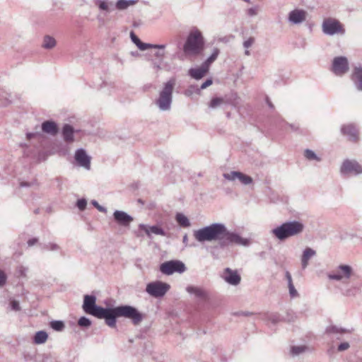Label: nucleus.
Here are the masks:
<instances>
[{
    "label": "nucleus",
    "mask_w": 362,
    "mask_h": 362,
    "mask_svg": "<svg viewBox=\"0 0 362 362\" xmlns=\"http://www.w3.org/2000/svg\"><path fill=\"white\" fill-rule=\"evenodd\" d=\"M42 248L46 250L55 252L59 250L60 247L54 243H48L45 244Z\"/></svg>",
    "instance_id": "58836bf2"
},
{
    "label": "nucleus",
    "mask_w": 362,
    "mask_h": 362,
    "mask_svg": "<svg viewBox=\"0 0 362 362\" xmlns=\"http://www.w3.org/2000/svg\"><path fill=\"white\" fill-rule=\"evenodd\" d=\"M38 242V239L36 238H31L28 240V246L31 247L35 245Z\"/></svg>",
    "instance_id": "e2e57ef3"
},
{
    "label": "nucleus",
    "mask_w": 362,
    "mask_h": 362,
    "mask_svg": "<svg viewBox=\"0 0 362 362\" xmlns=\"http://www.w3.org/2000/svg\"><path fill=\"white\" fill-rule=\"evenodd\" d=\"M152 66L154 69L156 71L161 70L163 69L161 65V61L152 60Z\"/></svg>",
    "instance_id": "3c124183"
},
{
    "label": "nucleus",
    "mask_w": 362,
    "mask_h": 362,
    "mask_svg": "<svg viewBox=\"0 0 362 362\" xmlns=\"http://www.w3.org/2000/svg\"><path fill=\"white\" fill-rule=\"evenodd\" d=\"M351 80L358 90L362 91V66L354 67Z\"/></svg>",
    "instance_id": "412c9836"
},
{
    "label": "nucleus",
    "mask_w": 362,
    "mask_h": 362,
    "mask_svg": "<svg viewBox=\"0 0 362 362\" xmlns=\"http://www.w3.org/2000/svg\"><path fill=\"white\" fill-rule=\"evenodd\" d=\"M254 42H255V38L252 37H250L247 40L244 41L243 46L245 49H248L254 44Z\"/></svg>",
    "instance_id": "de8ad7c7"
},
{
    "label": "nucleus",
    "mask_w": 362,
    "mask_h": 362,
    "mask_svg": "<svg viewBox=\"0 0 362 362\" xmlns=\"http://www.w3.org/2000/svg\"><path fill=\"white\" fill-rule=\"evenodd\" d=\"M233 315H237V316H245V317H247V316H250V315H252L253 313H250V312H248V311H246V312H238V313H233Z\"/></svg>",
    "instance_id": "5fc2aeb1"
},
{
    "label": "nucleus",
    "mask_w": 362,
    "mask_h": 362,
    "mask_svg": "<svg viewBox=\"0 0 362 362\" xmlns=\"http://www.w3.org/2000/svg\"><path fill=\"white\" fill-rule=\"evenodd\" d=\"M221 276L225 281H226V269H224L223 274Z\"/></svg>",
    "instance_id": "774afa93"
},
{
    "label": "nucleus",
    "mask_w": 362,
    "mask_h": 362,
    "mask_svg": "<svg viewBox=\"0 0 362 362\" xmlns=\"http://www.w3.org/2000/svg\"><path fill=\"white\" fill-rule=\"evenodd\" d=\"M137 2L138 0H117L115 3V7L117 10L123 11L135 5Z\"/></svg>",
    "instance_id": "c85d7f7f"
},
{
    "label": "nucleus",
    "mask_w": 362,
    "mask_h": 362,
    "mask_svg": "<svg viewBox=\"0 0 362 362\" xmlns=\"http://www.w3.org/2000/svg\"><path fill=\"white\" fill-rule=\"evenodd\" d=\"M349 62L345 57H334L332 64V72L338 76H341L349 71Z\"/></svg>",
    "instance_id": "9d476101"
},
{
    "label": "nucleus",
    "mask_w": 362,
    "mask_h": 362,
    "mask_svg": "<svg viewBox=\"0 0 362 362\" xmlns=\"http://www.w3.org/2000/svg\"><path fill=\"white\" fill-rule=\"evenodd\" d=\"M228 181L238 180L241 184L247 185L252 182V178L243 173L238 171H232L228 173Z\"/></svg>",
    "instance_id": "f3484780"
},
{
    "label": "nucleus",
    "mask_w": 362,
    "mask_h": 362,
    "mask_svg": "<svg viewBox=\"0 0 362 362\" xmlns=\"http://www.w3.org/2000/svg\"><path fill=\"white\" fill-rule=\"evenodd\" d=\"M187 240H188L187 235H185L183 236V239H182V242H183V243L187 244Z\"/></svg>",
    "instance_id": "338daca9"
},
{
    "label": "nucleus",
    "mask_w": 362,
    "mask_h": 362,
    "mask_svg": "<svg viewBox=\"0 0 362 362\" xmlns=\"http://www.w3.org/2000/svg\"><path fill=\"white\" fill-rule=\"evenodd\" d=\"M267 319L271 321L273 324H276L280 321L279 315L277 313H270L267 315Z\"/></svg>",
    "instance_id": "79ce46f5"
},
{
    "label": "nucleus",
    "mask_w": 362,
    "mask_h": 362,
    "mask_svg": "<svg viewBox=\"0 0 362 362\" xmlns=\"http://www.w3.org/2000/svg\"><path fill=\"white\" fill-rule=\"evenodd\" d=\"M343 134L347 136L351 141H356L358 139V130L353 124L344 125L341 127Z\"/></svg>",
    "instance_id": "4be33fe9"
},
{
    "label": "nucleus",
    "mask_w": 362,
    "mask_h": 362,
    "mask_svg": "<svg viewBox=\"0 0 362 362\" xmlns=\"http://www.w3.org/2000/svg\"><path fill=\"white\" fill-rule=\"evenodd\" d=\"M42 130L46 134L54 136L58 132V127L56 122L51 120H47L42 122Z\"/></svg>",
    "instance_id": "b1692460"
},
{
    "label": "nucleus",
    "mask_w": 362,
    "mask_h": 362,
    "mask_svg": "<svg viewBox=\"0 0 362 362\" xmlns=\"http://www.w3.org/2000/svg\"><path fill=\"white\" fill-rule=\"evenodd\" d=\"M226 101L223 97L215 96L209 103L208 107L211 110H220L225 107Z\"/></svg>",
    "instance_id": "5701e85b"
},
{
    "label": "nucleus",
    "mask_w": 362,
    "mask_h": 362,
    "mask_svg": "<svg viewBox=\"0 0 362 362\" xmlns=\"http://www.w3.org/2000/svg\"><path fill=\"white\" fill-rule=\"evenodd\" d=\"M10 306H11V310H13L14 311H19L21 310L19 302L17 300H11L10 303Z\"/></svg>",
    "instance_id": "49530a36"
},
{
    "label": "nucleus",
    "mask_w": 362,
    "mask_h": 362,
    "mask_svg": "<svg viewBox=\"0 0 362 362\" xmlns=\"http://www.w3.org/2000/svg\"><path fill=\"white\" fill-rule=\"evenodd\" d=\"M75 130L70 124H65L62 129V136L66 143H72L74 141V134Z\"/></svg>",
    "instance_id": "bb28decb"
},
{
    "label": "nucleus",
    "mask_w": 362,
    "mask_h": 362,
    "mask_svg": "<svg viewBox=\"0 0 362 362\" xmlns=\"http://www.w3.org/2000/svg\"><path fill=\"white\" fill-rule=\"evenodd\" d=\"M48 334L45 331H38L35 333L33 341L35 344H42L47 340Z\"/></svg>",
    "instance_id": "7c9ffc66"
},
{
    "label": "nucleus",
    "mask_w": 362,
    "mask_h": 362,
    "mask_svg": "<svg viewBox=\"0 0 362 362\" xmlns=\"http://www.w3.org/2000/svg\"><path fill=\"white\" fill-rule=\"evenodd\" d=\"M285 277L288 281V286L291 285V284H293V280H292V276H291V274H290V272L288 271H286L285 272Z\"/></svg>",
    "instance_id": "6e6d98bb"
},
{
    "label": "nucleus",
    "mask_w": 362,
    "mask_h": 362,
    "mask_svg": "<svg viewBox=\"0 0 362 362\" xmlns=\"http://www.w3.org/2000/svg\"><path fill=\"white\" fill-rule=\"evenodd\" d=\"M57 42L55 39L49 35H45L43 39L42 47L45 49H50L56 46Z\"/></svg>",
    "instance_id": "2f4dec72"
},
{
    "label": "nucleus",
    "mask_w": 362,
    "mask_h": 362,
    "mask_svg": "<svg viewBox=\"0 0 362 362\" xmlns=\"http://www.w3.org/2000/svg\"><path fill=\"white\" fill-rule=\"evenodd\" d=\"M322 31L328 35H334L336 34H344L345 30L340 22L334 18L325 19L322 25Z\"/></svg>",
    "instance_id": "6e6552de"
},
{
    "label": "nucleus",
    "mask_w": 362,
    "mask_h": 362,
    "mask_svg": "<svg viewBox=\"0 0 362 362\" xmlns=\"http://www.w3.org/2000/svg\"><path fill=\"white\" fill-rule=\"evenodd\" d=\"M209 70V67L207 66V64L203 63L199 67L189 69L188 75L195 80H200L207 74Z\"/></svg>",
    "instance_id": "a211bd4d"
},
{
    "label": "nucleus",
    "mask_w": 362,
    "mask_h": 362,
    "mask_svg": "<svg viewBox=\"0 0 362 362\" xmlns=\"http://www.w3.org/2000/svg\"><path fill=\"white\" fill-rule=\"evenodd\" d=\"M155 57H157L159 60L162 61L164 56H165V53L164 52H160V51H158L156 52L155 54H154Z\"/></svg>",
    "instance_id": "680f3d73"
},
{
    "label": "nucleus",
    "mask_w": 362,
    "mask_h": 362,
    "mask_svg": "<svg viewBox=\"0 0 362 362\" xmlns=\"http://www.w3.org/2000/svg\"><path fill=\"white\" fill-rule=\"evenodd\" d=\"M266 101H267V105H269V107L272 109H273L274 107V105L272 103V102L270 101V100L269 99V98H266Z\"/></svg>",
    "instance_id": "69168bd1"
},
{
    "label": "nucleus",
    "mask_w": 362,
    "mask_h": 362,
    "mask_svg": "<svg viewBox=\"0 0 362 362\" xmlns=\"http://www.w3.org/2000/svg\"><path fill=\"white\" fill-rule=\"evenodd\" d=\"M352 273V268L349 265H339L337 270L332 274L328 275V278L331 280L341 281L344 279H349Z\"/></svg>",
    "instance_id": "ddd939ff"
},
{
    "label": "nucleus",
    "mask_w": 362,
    "mask_h": 362,
    "mask_svg": "<svg viewBox=\"0 0 362 362\" xmlns=\"http://www.w3.org/2000/svg\"><path fill=\"white\" fill-rule=\"evenodd\" d=\"M218 54L219 50L216 48L214 49L211 55L204 63L207 64V66L209 67L211 64L216 59Z\"/></svg>",
    "instance_id": "4c0bfd02"
},
{
    "label": "nucleus",
    "mask_w": 362,
    "mask_h": 362,
    "mask_svg": "<svg viewBox=\"0 0 362 362\" xmlns=\"http://www.w3.org/2000/svg\"><path fill=\"white\" fill-rule=\"evenodd\" d=\"M176 221L178 224L182 227H189L190 226V222L188 218L184 215L183 214L178 213L176 215Z\"/></svg>",
    "instance_id": "473e14b6"
},
{
    "label": "nucleus",
    "mask_w": 362,
    "mask_h": 362,
    "mask_svg": "<svg viewBox=\"0 0 362 362\" xmlns=\"http://www.w3.org/2000/svg\"><path fill=\"white\" fill-rule=\"evenodd\" d=\"M308 349V346L305 345L293 346L291 348V354L293 356H298Z\"/></svg>",
    "instance_id": "72a5a7b5"
},
{
    "label": "nucleus",
    "mask_w": 362,
    "mask_h": 362,
    "mask_svg": "<svg viewBox=\"0 0 362 362\" xmlns=\"http://www.w3.org/2000/svg\"><path fill=\"white\" fill-rule=\"evenodd\" d=\"M74 160L78 166L86 170H90L91 157L87 154L83 148H78L76 151Z\"/></svg>",
    "instance_id": "f8f14e48"
},
{
    "label": "nucleus",
    "mask_w": 362,
    "mask_h": 362,
    "mask_svg": "<svg viewBox=\"0 0 362 362\" xmlns=\"http://www.w3.org/2000/svg\"><path fill=\"white\" fill-rule=\"evenodd\" d=\"M78 324L81 327H88L90 326L91 322L88 318H87L86 317H81L79 318V320L78 321Z\"/></svg>",
    "instance_id": "a19ab883"
},
{
    "label": "nucleus",
    "mask_w": 362,
    "mask_h": 362,
    "mask_svg": "<svg viewBox=\"0 0 362 362\" xmlns=\"http://www.w3.org/2000/svg\"><path fill=\"white\" fill-rule=\"evenodd\" d=\"M304 228V225L300 221H288L273 228L271 233L278 240L283 241L290 237L301 233Z\"/></svg>",
    "instance_id": "20e7f679"
},
{
    "label": "nucleus",
    "mask_w": 362,
    "mask_h": 362,
    "mask_svg": "<svg viewBox=\"0 0 362 362\" xmlns=\"http://www.w3.org/2000/svg\"><path fill=\"white\" fill-rule=\"evenodd\" d=\"M304 156L309 160H316V161H320V158L316 155V153L310 150V149H306L304 151Z\"/></svg>",
    "instance_id": "c9c22d12"
},
{
    "label": "nucleus",
    "mask_w": 362,
    "mask_h": 362,
    "mask_svg": "<svg viewBox=\"0 0 362 362\" xmlns=\"http://www.w3.org/2000/svg\"><path fill=\"white\" fill-rule=\"evenodd\" d=\"M186 291L189 294L194 296V298L199 303L205 302L208 300V293L202 287L188 286L186 288Z\"/></svg>",
    "instance_id": "4468645a"
},
{
    "label": "nucleus",
    "mask_w": 362,
    "mask_h": 362,
    "mask_svg": "<svg viewBox=\"0 0 362 362\" xmlns=\"http://www.w3.org/2000/svg\"><path fill=\"white\" fill-rule=\"evenodd\" d=\"M35 184V182H28L22 181L20 182V187H31V186L34 185Z\"/></svg>",
    "instance_id": "13d9d810"
},
{
    "label": "nucleus",
    "mask_w": 362,
    "mask_h": 362,
    "mask_svg": "<svg viewBox=\"0 0 362 362\" xmlns=\"http://www.w3.org/2000/svg\"><path fill=\"white\" fill-rule=\"evenodd\" d=\"M259 9V8L258 6H255L250 8L249 9L247 10V14L249 16H255L258 14Z\"/></svg>",
    "instance_id": "37998d69"
},
{
    "label": "nucleus",
    "mask_w": 362,
    "mask_h": 362,
    "mask_svg": "<svg viewBox=\"0 0 362 362\" xmlns=\"http://www.w3.org/2000/svg\"><path fill=\"white\" fill-rule=\"evenodd\" d=\"M96 297L86 295L83 298V309L85 313L100 319H105V323L110 327H115L116 318L123 317L132 320L134 325H139L144 315L136 308L131 305H120L113 308H105L96 305Z\"/></svg>",
    "instance_id": "f257e3e1"
},
{
    "label": "nucleus",
    "mask_w": 362,
    "mask_h": 362,
    "mask_svg": "<svg viewBox=\"0 0 362 362\" xmlns=\"http://www.w3.org/2000/svg\"><path fill=\"white\" fill-rule=\"evenodd\" d=\"M194 236L200 243L221 240L226 238V227L222 223H213L195 230Z\"/></svg>",
    "instance_id": "f03ea898"
},
{
    "label": "nucleus",
    "mask_w": 362,
    "mask_h": 362,
    "mask_svg": "<svg viewBox=\"0 0 362 362\" xmlns=\"http://www.w3.org/2000/svg\"><path fill=\"white\" fill-rule=\"evenodd\" d=\"M91 204L100 212H106V209L102 206H100L98 202L95 200H93Z\"/></svg>",
    "instance_id": "603ef678"
},
{
    "label": "nucleus",
    "mask_w": 362,
    "mask_h": 362,
    "mask_svg": "<svg viewBox=\"0 0 362 362\" xmlns=\"http://www.w3.org/2000/svg\"><path fill=\"white\" fill-rule=\"evenodd\" d=\"M213 83V80L211 78L206 79L200 86H192L194 88V91L196 93L199 94L201 90L206 89Z\"/></svg>",
    "instance_id": "f704fd0d"
},
{
    "label": "nucleus",
    "mask_w": 362,
    "mask_h": 362,
    "mask_svg": "<svg viewBox=\"0 0 362 362\" xmlns=\"http://www.w3.org/2000/svg\"><path fill=\"white\" fill-rule=\"evenodd\" d=\"M42 137V134L40 132L28 133L27 138L28 139H40Z\"/></svg>",
    "instance_id": "a18cd8bd"
},
{
    "label": "nucleus",
    "mask_w": 362,
    "mask_h": 362,
    "mask_svg": "<svg viewBox=\"0 0 362 362\" xmlns=\"http://www.w3.org/2000/svg\"><path fill=\"white\" fill-rule=\"evenodd\" d=\"M176 85L175 78H170L163 83L158 91V98L155 100V105L162 112H168L171 109L173 103V93Z\"/></svg>",
    "instance_id": "7ed1b4c3"
},
{
    "label": "nucleus",
    "mask_w": 362,
    "mask_h": 362,
    "mask_svg": "<svg viewBox=\"0 0 362 362\" xmlns=\"http://www.w3.org/2000/svg\"><path fill=\"white\" fill-rule=\"evenodd\" d=\"M193 86H190L186 90H185V95L187 96H190L194 93H196L194 91V88H192Z\"/></svg>",
    "instance_id": "052dcab7"
},
{
    "label": "nucleus",
    "mask_w": 362,
    "mask_h": 362,
    "mask_svg": "<svg viewBox=\"0 0 362 362\" xmlns=\"http://www.w3.org/2000/svg\"><path fill=\"white\" fill-rule=\"evenodd\" d=\"M288 286L289 294L291 297L294 298L298 296L297 291L296 290L294 285L291 284Z\"/></svg>",
    "instance_id": "09e8293b"
},
{
    "label": "nucleus",
    "mask_w": 362,
    "mask_h": 362,
    "mask_svg": "<svg viewBox=\"0 0 362 362\" xmlns=\"http://www.w3.org/2000/svg\"><path fill=\"white\" fill-rule=\"evenodd\" d=\"M132 41L136 45V47L141 51L149 49V43H144L140 40V39L132 32L130 34Z\"/></svg>",
    "instance_id": "c756f323"
},
{
    "label": "nucleus",
    "mask_w": 362,
    "mask_h": 362,
    "mask_svg": "<svg viewBox=\"0 0 362 362\" xmlns=\"http://www.w3.org/2000/svg\"><path fill=\"white\" fill-rule=\"evenodd\" d=\"M316 255V252L310 248V247H306L303 252L301 257V266L303 269H305L308 264L309 260L313 257Z\"/></svg>",
    "instance_id": "a878e982"
},
{
    "label": "nucleus",
    "mask_w": 362,
    "mask_h": 362,
    "mask_svg": "<svg viewBox=\"0 0 362 362\" xmlns=\"http://www.w3.org/2000/svg\"><path fill=\"white\" fill-rule=\"evenodd\" d=\"M340 173L343 175H358L362 174V166L354 160H345L341 168Z\"/></svg>",
    "instance_id": "1a4fd4ad"
},
{
    "label": "nucleus",
    "mask_w": 362,
    "mask_h": 362,
    "mask_svg": "<svg viewBox=\"0 0 362 362\" xmlns=\"http://www.w3.org/2000/svg\"><path fill=\"white\" fill-rule=\"evenodd\" d=\"M228 243H234L238 245L249 246L250 241L247 238H243L238 234L228 231Z\"/></svg>",
    "instance_id": "aec40b11"
},
{
    "label": "nucleus",
    "mask_w": 362,
    "mask_h": 362,
    "mask_svg": "<svg viewBox=\"0 0 362 362\" xmlns=\"http://www.w3.org/2000/svg\"><path fill=\"white\" fill-rule=\"evenodd\" d=\"M94 4L100 11L96 17L97 20L100 23H103L105 17L113 11V4L109 0H95Z\"/></svg>",
    "instance_id": "9b49d317"
},
{
    "label": "nucleus",
    "mask_w": 362,
    "mask_h": 362,
    "mask_svg": "<svg viewBox=\"0 0 362 362\" xmlns=\"http://www.w3.org/2000/svg\"><path fill=\"white\" fill-rule=\"evenodd\" d=\"M149 49L153 48V49H164L165 48V45H154V44H150L149 43Z\"/></svg>",
    "instance_id": "4d7b16f0"
},
{
    "label": "nucleus",
    "mask_w": 362,
    "mask_h": 362,
    "mask_svg": "<svg viewBox=\"0 0 362 362\" xmlns=\"http://www.w3.org/2000/svg\"><path fill=\"white\" fill-rule=\"evenodd\" d=\"M51 327L56 331H62L64 327V324L62 321L54 320L50 324Z\"/></svg>",
    "instance_id": "ea45409f"
},
{
    "label": "nucleus",
    "mask_w": 362,
    "mask_h": 362,
    "mask_svg": "<svg viewBox=\"0 0 362 362\" xmlns=\"http://www.w3.org/2000/svg\"><path fill=\"white\" fill-rule=\"evenodd\" d=\"M139 227L140 229L143 230L149 237L151 236V233L163 236L165 235V231L161 228L156 226H148L144 224H140Z\"/></svg>",
    "instance_id": "393cba45"
},
{
    "label": "nucleus",
    "mask_w": 362,
    "mask_h": 362,
    "mask_svg": "<svg viewBox=\"0 0 362 362\" xmlns=\"http://www.w3.org/2000/svg\"><path fill=\"white\" fill-rule=\"evenodd\" d=\"M160 271L165 275H171L174 273L182 274L186 271V267L180 260H170L160 265Z\"/></svg>",
    "instance_id": "0eeeda50"
},
{
    "label": "nucleus",
    "mask_w": 362,
    "mask_h": 362,
    "mask_svg": "<svg viewBox=\"0 0 362 362\" xmlns=\"http://www.w3.org/2000/svg\"><path fill=\"white\" fill-rule=\"evenodd\" d=\"M357 291L356 288H353L351 289H348L344 293V295L346 296H354L355 295L356 291Z\"/></svg>",
    "instance_id": "bf43d9fd"
},
{
    "label": "nucleus",
    "mask_w": 362,
    "mask_h": 362,
    "mask_svg": "<svg viewBox=\"0 0 362 362\" xmlns=\"http://www.w3.org/2000/svg\"><path fill=\"white\" fill-rule=\"evenodd\" d=\"M234 99H233V101L231 102L232 105L233 106H236L238 104V100L239 98H238L236 93L234 94Z\"/></svg>",
    "instance_id": "0e129e2a"
},
{
    "label": "nucleus",
    "mask_w": 362,
    "mask_h": 362,
    "mask_svg": "<svg viewBox=\"0 0 362 362\" xmlns=\"http://www.w3.org/2000/svg\"><path fill=\"white\" fill-rule=\"evenodd\" d=\"M87 205V201L85 199H81L77 201L76 206L81 210L83 211Z\"/></svg>",
    "instance_id": "c03bdc74"
},
{
    "label": "nucleus",
    "mask_w": 362,
    "mask_h": 362,
    "mask_svg": "<svg viewBox=\"0 0 362 362\" xmlns=\"http://www.w3.org/2000/svg\"><path fill=\"white\" fill-rule=\"evenodd\" d=\"M115 221L120 226L127 227L133 221V218L123 211L116 210L113 213Z\"/></svg>",
    "instance_id": "dca6fc26"
},
{
    "label": "nucleus",
    "mask_w": 362,
    "mask_h": 362,
    "mask_svg": "<svg viewBox=\"0 0 362 362\" xmlns=\"http://www.w3.org/2000/svg\"><path fill=\"white\" fill-rule=\"evenodd\" d=\"M325 332L330 338L335 337L337 339L340 340L343 334L350 333L351 332L349 329L339 327L336 325H331L326 328Z\"/></svg>",
    "instance_id": "6ab92c4d"
},
{
    "label": "nucleus",
    "mask_w": 362,
    "mask_h": 362,
    "mask_svg": "<svg viewBox=\"0 0 362 362\" xmlns=\"http://www.w3.org/2000/svg\"><path fill=\"white\" fill-rule=\"evenodd\" d=\"M204 40L200 30L192 29L184 44L183 52L187 56L199 54L204 49Z\"/></svg>",
    "instance_id": "39448f33"
},
{
    "label": "nucleus",
    "mask_w": 362,
    "mask_h": 362,
    "mask_svg": "<svg viewBox=\"0 0 362 362\" xmlns=\"http://www.w3.org/2000/svg\"><path fill=\"white\" fill-rule=\"evenodd\" d=\"M307 12L302 9H294L288 13V20L292 24H300L306 20Z\"/></svg>",
    "instance_id": "2eb2a0df"
},
{
    "label": "nucleus",
    "mask_w": 362,
    "mask_h": 362,
    "mask_svg": "<svg viewBox=\"0 0 362 362\" xmlns=\"http://www.w3.org/2000/svg\"><path fill=\"white\" fill-rule=\"evenodd\" d=\"M170 286L160 281L148 283L146 287V292L151 296L159 298L163 297L170 290Z\"/></svg>",
    "instance_id": "423d86ee"
},
{
    "label": "nucleus",
    "mask_w": 362,
    "mask_h": 362,
    "mask_svg": "<svg viewBox=\"0 0 362 362\" xmlns=\"http://www.w3.org/2000/svg\"><path fill=\"white\" fill-rule=\"evenodd\" d=\"M242 69H243V66L241 64H240V66L235 70H234V71L231 74L230 79L233 81V82L235 85L236 84L237 80L242 75Z\"/></svg>",
    "instance_id": "e433bc0d"
},
{
    "label": "nucleus",
    "mask_w": 362,
    "mask_h": 362,
    "mask_svg": "<svg viewBox=\"0 0 362 362\" xmlns=\"http://www.w3.org/2000/svg\"><path fill=\"white\" fill-rule=\"evenodd\" d=\"M349 347H350L349 343H348V342H343V343H341L338 346L337 350H338V351H344L347 350Z\"/></svg>",
    "instance_id": "8fccbe9b"
},
{
    "label": "nucleus",
    "mask_w": 362,
    "mask_h": 362,
    "mask_svg": "<svg viewBox=\"0 0 362 362\" xmlns=\"http://www.w3.org/2000/svg\"><path fill=\"white\" fill-rule=\"evenodd\" d=\"M6 281V276L5 273L0 270V287L4 286Z\"/></svg>",
    "instance_id": "864d4df0"
},
{
    "label": "nucleus",
    "mask_w": 362,
    "mask_h": 362,
    "mask_svg": "<svg viewBox=\"0 0 362 362\" xmlns=\"http://www.w3.org/2000/svg\"><path fill=\"white\" fill-rule=\"evenodd\" d=\"M241 281V276L237 270H233L228 268V284L237 286Z\"/></svg>",
    "instance_id": "cd10ccee"
}]
</instances>
